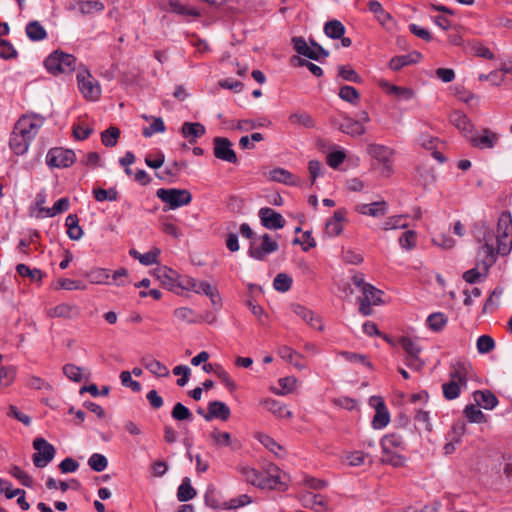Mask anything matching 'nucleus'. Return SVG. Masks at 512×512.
<instances>
[{
    "instance_id": "6ab92c4d",
    "label": "nucleus",
    "mask_w": 512,
    "mask_h": 512,
    "mask_svg": "<svg viewBox=\"0 0 512 512\" xmlns=\"http://www.w3.org/2000/svg\"><path fill=\"white\" fill-rule=\"evenodd\" d=\"M263 175L269 180L285 185H298L297 177L284 168H274L269 171H264Z\"/></svg>"
},
{
    "instance_id": "473e14b6",
    "label": "nucleus",
    "mask_w": 512,
    "mask_h": 512,
    "mask_svg": "<svg viewBox=\"0 0 512 512\" xmlns=\"http://www.w3.org/2000/svg\"><path fill=\"white\" fill-rule=\"evenodd\" d=\"M379 85L388 94L394 95V96H396L399 99L409 100L413 96L412 90H410L408 88H405V87H400V86H396V85L390 84L389 82L384 81V80L380 81Z\"/></svg>"
},
{
    "instance_id": "39448f33",
    "label": "nucleus",
    "mask_w": 512,
    "mask_h": 512,
    "mask_svg": "<svg viewBox=\"0 0 512 512\" xmlns=\"http://www.w3.org/2000/svg\"><path fill=\"white\" fill-rule=\"evenodd\" d=\"M157 197L167 204V210H174L179 207L185 206L192 201L191 193L186 189H176V188H160L156 192Z\"/></svg>"
},
{
    "instance_id": "e433bc0d",
    "label": "nucleus",
    "mask_w": 512,
    "mask_h": 512,
    "mask_svg": "<svg viewBox=\"0 0 512 512\" xmlns=\"http://www.w3.org/2000/svg\"><path fill=\"white\" fill-rule=\"evenodd\" d=\"M26 35L32 41H41L47 37V32L39 21L34 20L27 24Z\"/></svg>"
},
{
    "instance_id": "9b49d317",
    "label": "nucleus",
    "mask_w": 512,
    "mask_h": 512,
    "mask_svg": "<svg viewBox=\"0 0 512 512\" xmlns=\"http://www.w3.org/2000/svg\"><path fill=\"white\" fill-rule=\"evenodd\" d=\"M473 368L469 361L457 360L450 364L449 378L467 388L468 380L473 377Z\"/></svg>"
},
{
    "instance_id": "a211bd4d",
    "label": "nucleus",
    "mask_w": 512,
    "mask_h": 512,
    "mask_svg": "<svg viewBox=\"0 0 512 512\" xmlns=\"http://www.w3.org/2000/svg\"><path fill=\"white\" fill-rule=\"evenodd\" d=\"M156 278L160 281L161 285L170 290L175 291L179 287V275L176 271L168 267H161L155 271Z\"/></svg>"
},
{
    "instance_id": "3c124183",
    "label": "nucleus",
    "mask_w": 512,
    "mask_h": 512,
    "mask_svg": "<svg viewBox=\"0 0 512 512\" xmlns=\"http://www.w3.org/2000/svg\"><path fill=\"white\" fill-rule=\"evenodd\" d=\"M171 416L177 421H192L193 414L191 411L182 403L178 402L174 405Z\"/></svg>"
},
{
    "instance_id": "ddd939ff",
    "label": "nucleus",
    "mask_w": 512,
    "mask_h": 512,
    "mask_svg": "<svg viewBox=\"0 0 512 512\" xmlns=\"http://www.w3.org/2000/svg\"><path fill=\"white\" fill-rule=\"evenodd\" d=\"M468 141L476 148L492 149L499 141V135L488 128H484L481 134H478L475 130Z\"/></svg>"
},
{
    "instance_id": "72a5a7b5",
    "label": "nucleus",
    "mask_w": 512,
    "mask_h": 512,
    "mask_svg": "<svg viewBox=\"0 0 512 512\" xmlns=\"http://www.w3.org/2000/svg\"><path fill=\"white\" fill-rule=\"evenodd\" d=\"M30 140L21 137L19 133H17L15 130H13L11 137H10V148L11 150L18 156L23 155L29 147Z\"/></svg>"
},
{
    "instance_id": "f03ea898",
    "label": "nucleus",
    "mask_w": 512,
    "mask_h": 512,
    "mask_svg": "<svg viewBox=\"0 0 512 512\" xmlns=\"http://www.w3.org/2000/svg\"><path fill=\"white\" fill-rule=\"evenodd\" d=\"M179 287L183 290H191L197 294H204L209 297L214 309L221 307V297L216 287H213L206 281H198L192 277H183L179 282Z\"/></svg>"
},
{
    "instance_id": "a18cd8bd",
    "label": "nucleus",
    "mask_w": 512,
    "mask_h": 512,
    "mask_svg": "<svg viewBox=\"0 0 512 512\" xmlns=\"http://www.w3.org/2000/svg\"><path fill=\"white\" fill-rule=\"evenodd\" d=\"M86 277L93 284H107L110 278L109 270L104 268H94L86 273Z\"/></svg>"
},
{
    "instance_id": "393cba45",
    "label": "nucleus",
    "mask_w": 512,
    "mask_h": 512,
    "mask_svg": "<svg viewBox=\"0 0 512 512\" xmlns=\"http://www.w3.org/2000/svg\"><path fill=\"white\" fill-rule=\"evenodd\" d=\"M317 148L326 155V160H345L346 153L344 149L330 144L325 140L319 139L316 143Z\"/></svg>"
},
{
    "instance_id": "f8f14e48",
    "label": "nucleus",
    "mask_w": 512,
    "mask_h": 512,
    "mask_svg": "<svg viewBox=\"0 0 512 512\" xmlns=\"http://www.w3.org/2000/svg\"><path fill=\"white\" fill-rule=\"evenodd\" d=\"M369 404L376 410L372 421L373 427L375 429H382L386 427L390 421V414L386 408L383 398L380 396H371Z\"/></svg>"
},
{
    "instance_id": "4468645a",
    "label": "nucleus",
    "mask_w": 512,
    "mask_h": 512,
    "mask_svg": "<svg viewBox=\"0 0 512 512\" xmlns=\"http://www.w3.org/2000/svg\"><path fill=\"white\" fill-rule=\"evenodd\" d=\"M258 216L261 220V224L267 229L277 230L283 228L285 225L283 216L269 207L261 208L258 212Z\"/></svg>"
},
{
    "instance_id": "cd10ccee",
    "label": "nucleus",
    "mask_w": 512,
    "mask_h": 512,
    "mask_svg": "<svg viewBox=\"0 0 512 512\" xmlns=\"http://www.w3.org/2000/svg\"><path fill=\"white\" fill-rule=\"evenodd\" d=\"M476 404L486 410H492L498 404L497 397L490 390H477L473 393Z\"/></svg>"
},
{
    "instance_id": "2eb2a0df",
    "label": "nucleus",
    "mask_w": 512,
    "mask_h": 512,
    "mask_svg": "<svg viewBox=\"0 0 512 512\" xmlns=\"http://www.w3.org/2000/svg\"><path fill=\"white\" fill-rule=\"evenodd\" d=\"M451 123L469 140L475 131L474 125L466 114L461 111H453L450 114Z\"/></svg>"
},
{
    "instance_id": "09e8293b",
    "label": "nucleus",
    "mask_w": 512,
    "mask_h": 512,
    "mask_svg": "<svg viewBox=\"0 0 512 512\" xmlns=\"http://www.w3.org/2000/svg\"><path fill=\"white\" fill-rule=\"evenodd\" d=\"M129 254L133 258L138 259L141 264L149 266V265H152L157 262V256L159 254V250L149 251L144 254H141L137 250L131 249Z\"/></svg>"
},
{
    "instance_id": "37998d69",
    "label": "nucleus",
    "mask_w": 512,
    "mask_h": 512,
    "mask_svg": "<svg viewBox=\"0 0 512 512\" xmlns=\"http://www.w3.org/2000/svg\"><path fill=\"white\" fill-rule=\"evenodd\" d=\"M447 322L448 318L442 312L432 313L427 318L428 327L435 332L441 331L446 326Z\"/></svg>"
},
{
    "instance_id": "f3484780",
    "label": "nucleus",
    "mask_w": 512,
    "mask_h": 512,
    "mask_svg": "<svg viewBox=\"0 0 512 512\" xmlns=\"http://www.w3.org/2000/svg\"><path fill=\"white\" fill-rule=\"evenodd\" d=\"M87 75V78L81 73L77 75L79 89L85 98L93 101L98 100L101 94L100 86L90 79L91 75L89 73Z\"/></svg>"
},
{
    "instance_id": "c85d7f7f",
    "label": "nucleus",
    "mask_w": 512,
    "mask_h": 512,
    "mask_svg": "<svg viewBox=\"0 0 512 512\" xmlns=\"http://www.w3.org/2000/svg\"><path fill=\"white\" fill-rule=\"evenodd\" d=\"M368 155L374 160H389L396 156L394 149L384 145L371 144L367 148Z\"/></svg>"
},
{
    "instance_id": "a19ab883",
    "label": "nucleus",
    "mask_w": 512,
    "mask_h": 512,
    "mask_svg": "<svg viewBox=\"0 0 512 512\" xmlns=\"http://www.w3.org/2000/svg\"><path fill=\"white\" fill-rule=\"evenodd\" d=\"M325 34L332 39H340L345 33V27L339 20H330L325 23Z\"/></svg>"
},
{
    "instance_id": "412c9836",
    "label": "nucleus",
    "mask_w": 512,
    "mask_h": 512,
    "mask_svg": "<svg viewBox=\"0 0 512 512\" xmlns=\"http://www.w3.org/2000/svg\"><path fill=\"white\" fill-rule=\"evenodd\" d=\"M67 8L71 11L78 9L82 15H90L102 12L105 6L99 0H76L74 2L69 3V6Z\"/></svg>"
},
{
    "instance_id": "bf43d9fd",
    "label": "nucleus",
    "mask_w": 512,
    "mask_h": 512,
    "mask_svg": "<svg viewBox=\"0 0 512 512\" xmlns=\"http://www.w3.org/2000/svg\"><path fill=\"white\" fill-rule=\"evenodd\" d=\"M16 375V369L13 366H5L0 369V389L10 386Z\"/></svg>"
},
{
    "instance_id": "bb28decb",
    "label": "nucleus",
    "mask_w": 512,
    "mask_h": 512,
    "mask_svg": "<svg viewBox=\"0 0 512 512\" xmlns=\"http://www.w3.org/2000/svg\"><path fill=\"white\" fill-rule=\"evenodd\" d=\"M356 211L367 216L381 217L387 212V203L385 201H376L370 204H359L356 206Z\"/></svg>"
},
{
    "instance_id": "6e6552de",
    "label": "nucleus",
    "mask_w": 512,
    "mask_h": 512,
    "mask_svg": "<svg viewBox=\"0 0 512 512\" xmlns=\"http://www.w3.org/2000/svg\"><path fill=\"white\" fill-rule=\"evenodd\" d=\"M44 117L40 115H24L15 124L14 130L30 141L38 134L39 129L44 123Z\"/></svg>"
},
{
    "instance_id": "7c9ffc66",
    "label": "nucleus",
    "mask_w": 512,
    "mask_h": 512,
    "mask_svg": "<svg viewBox=\"0 0 512 512\" xmlns=\"http://www.w3.org/2000/svg\"><path fill=\"white\" fill-rule=\"evenodd\" d=\"M278 355L282 359L287 360L289 363H291L294 367H296L299 370H302L306 367V365L301 362L302 355L288 346H281L278 349Z\"/></svg>"
},
{
    "instance_id": "4d7b16f0",
    "label": "nucleus",
    "mask_w": 512,
    "mask_h": 512,
    "mask_svg": "<svg viewBox=\"0 0 512 512\" xmlns=\"http://www.w3.org/2000/svg\"><path fill=\"white\" fill-rule=\"evenodd\" d=\"M93 195L98 202L103 201H116L118 199V192L114 188L108 190L103 188H95Z\"/></svg>"
},
{
    "instance_id": "4c0bfd02",
    "label": "nucleus",
    "mask_w": 512,
    "mask_h": 512,
    "mask_svg": "<svg viewBox=\"0 0 512 512\" xmlns=\"http://www.w3.org/2000/svg\"><path fill=\"white\" fill-rule=\"evenodd\" d=\"M197 492L192 487L190 478L185 477L177 490V499L180 502H187L196 496Z\"/></svg>"
},
{
    "instance_id": "0e129e2a",
    "label": "nucleus",
    "mask_w": 512,
    "mask_h": 512,
    "mask_svg": "<svg viewBox=\"0 0 512 512\" xmlns=\"http://www.w3.org/2000/svg\"><path fill=\"white\" fill-rule=\"evenodd\" d=\"M10 474L15 477L25 487L33 486V479L27 473H25L20 467L14 465L10 469Z\"/></svg>"
},
{
    "instance_id": "052dcab7",
    "label": "nucleus",
    "mask_w": 512,
    "mask_h": 512,
    "mask_svg": "<svg viewBox=\"0 0 512 512\" xmlns=\"http://www.w3.org/2000/svg\"><path fill=\"white\" fill-rule=\"evenodd\" d=\"M338 75L345 81L353 83H361L362 78L359 74L349 66L341 65L338 67Z\"/></svg>"
},
{
    "instance_id": "f257e3e1",
    "label": "nucleus",
    "mask_w": 512,
    "mask_h": 512,
    "mask_svg": "<svg viewBox=\"0 0 512 512\" xmlns=\"http://www.w3.org/2000/svg\"><path fill=\"white\" fill-rule=\"evenodd\" d=\"M512 248V216L509 211L501 213L497 223V247L481 245L477 251L476 266L481 267L486 277L489 269L495 264L498 255L505 256Z\"/></svg>"
},
{
    "instance_id": "c756f323",
    "label": "nucleus",
    "mask_w": 512,
    "mask_h": 512,
    "mask_svg": "<svg viewBox=\"0 0 512 512\" xmlns=\"http://www.w3.org/2000/svg\"><path fill=\"white\" fill-rule=\"evenodd\" d=\"M420 58H421V54L418 52H413L411 54L396 56L390 60L389 67H390V69H392L394 71H399L400 69H402L403 67H405L407 65L417 63Z\"/></svg>"
},
{
    "instance_id": "79ce46f5",
    "label": "nucleus",
    "mask_w": 512,
    "mask_h": 512,
    "mask_svg": "<svg viewBox=\"0 0 512 512\" xmlns=\"http://www.w3.org/2000/svg\"><path fill=\"white\" fill-rule=\"evenodd\" d=\"M46 160H76V154L73 150L55 147L48 151Z\"/></svg>"
},
{
    "instance_id": "dca6fc26",
    "label": "nucleus",
    "mask_w": 512,
    "mask_h": 512,
    "mask_svg": "<svg viewBox=\"0 0 512 512\" xmlns=\"http://www.w3.org/2000/svg\"><path fill=\"white\" fill-rule=\"evenodd\" d=\"M214 156L219 160H237L236 153L232 149V142L228 138L215 137Z\"/></svg>"
},
{
    "instance_id": "13d9d810",
    "label": "nucleus",
    "mask_w": 512,
    "mask_h": 512,
    "mask_svg": "<svg viewBox=\"0 0 512 512\" xmlns=\"http://www.w3.org/2000/svg\"><path fill=\"white\" fill-rule=\"evenodd\" d=\"M291 285L292 278L285 273L277 274L273 281L274 289L279 292H287L291 288Z\"/></svg>"
},
{
    "instance_id": "e2e57ef3",
    "label": "nucleus",
    "mask_w": 512,
    "mask_h": 512,
    "mask_svg": "<svg viewBox=\"0 0 512 512\" xmlns=\"http://www.w3.org/2000/svg\"><path fill=\"white\" fill-rule=\"evenodd\" d=\"M265 404L270 412H272L273 414H275L279 417H291L292 416V412L287 410L286 407L282 403H280L276 400H272V399L267 400L265 402Z\"/></svg>"
},
{
    "instance_id": "774afa93",
    "label": "nucleus",
    "mask_w": 512,
    "mask_h": 512,
    "mask_svg": "<svg viewBox=\"0 0 512 512\" xmlns=\"http://www.w3.org/2000/svg\"><path fill=\"white\" fill-rule=\"evenodd\" d=\"M211 439L217 446H230L232 444L231 435L228 432L214 430L210 434Z\"/></svg>"
},
{
    "instance_id": "1a4fd4ad",
    "label": "nucleus",
    "mask_w": 512,
    "mask_h": 512,
    "mask_svg": "<svg viewBox=\"0 0 512 512\" xmlns=\"http://www.w3.org/2000/svg\"><path fill=\"white\" fill-rule=\"evenodd\" d=\"M33 448L36 453L33 454L32 460L36 467H46L55 457L56 450L52 444L42 437L33 440Z\"/></svg>"
},
{
    "instance_id": "de8ad7c7",
    "label": "nucleus",
    "mask_w": 512,
    "mask_h": 512,
    "mask_svg": "<svg viewBox=\"0 0 512 512\" xmlns=\"http://www.w3.org/2000/svg\"><path fill=\"white\" fill-rule=\"evenodd\" d=\"M338 95L343 101H346L353 105L358 104L360 101V94L353 86H342L339 90Z\"/></svg>"
},
{
    "instance_id": "7ed1b4c3",
    "label": "nucleus",
    "mask_w": 512,
    "mask_h": 512,
    "mask_svg": "<svg viewBox=\"0 0 512 512\" xmlns=\"http://www.w3.org/2000/svg\"><path fill=\"white\" fill-rule=\"evenodd\" d=\"M146 164L155 170L158 178L169 182L188 174L186 162H146Z\"/></svg>"
},
{
    "instance_id": "c9c22d12",
    "label": "nucleus",
    "mask_w": 512,
    "mask_h": 512,
    "mask_svg": "<svg viewBox=\"0 0 512 512\" xmlns=\"http://www.w3.org/2000/svg\"><path fill=\"white\" fill-rule=\"evenodd\" d=\"M67 234L71 240H79L83 236V230L79 225L76 214H69L66 217Z\"/></svg>"
},
{
    "instance_id": "5701e85b",
    "label": "nucleus",
    "mask_w": 512,
    "mask_h": 512,
    "mask_svg": "<svg viewBox=\"0 0 512 512\" xmlns=\"http://www.w3.org/2000/svg\"><path fill=\"white\" fill-rule=\"evenodd\" d=\"M475 237L481 245L487 244L491 248H495L494 241L497 242V234H494L486 222L481 221L475 225Z\"/></svg>"
},
{
    "instance_id": "b1692460",
    "label": "nucleus",
    "mask_w": 512,
    "mask_h": 512,
    "mask_svg": "<svg viewBox=\"0 0 512 512\" xmlns=\"http://www.w3.org/2000/svg\"><path fill=\"white\" fill-rule=\"evenodd\" d=\"M292 309L297 316H299L304 322H306L312 328L320 331L323 330L321 320L314 314L313 311L299 304L293 305Z\"/></svg>"
},
{
    "instance_id": "20e7f679",
    "label": "nucleus",
    "mask_w": 512,
    "mask_h": 512,
    "mask_svg": "<svg viewBox=\"0 0 512 512\" xmlns=\"http://www.w3.org/2000/svg\"><path fill=\"white\" fill-rule=\"evenodd\" d=\"M44 65L53 75L72 73L76 68V58L71 54L56 50L45 59Z\"/></svg>"
},
{
    "instance_id": "5fc2aeb1",
    "label": "nucleus",
    "mask_w": 512,
    "mask_h": 512,
    "mask_svg": "<svg viewBox=\"0 0 512 512\" xmlns=\"http://www.w3.org/2000/svg\"><path fill=\"white\" fill-rule=\"evenodd\" d=\"M289 121L292 124H299L304 126L305 128H313L315 126V122L310 114L306 112L301 113H293L289 116Z\"/></svg>"
},
{
    "instance_id": "603ef678",
    "label": "nucleus",
    "mask_w": 512,
    "mask_h": 512,
    "mask_svg": "<svg viewBox=\"0 0 512 512\" xmlns=\"http://www.w3.org/2000/svg\"><path fill=\"white\" fill-rule=\"evenodd\" d=\"M120 131L117 127L111 126L101 133L102 143L106 147H113L116 145Z\"/></svg>"
},
{
    "instance_id": "2f4dec72",
    "label": "nucleus",
    "mask_w": 512,
    "mask_h": 512,
    "mask_svg": "<svg viewBox=\"0 0 512 512\" xmlns=\"http://www.w3.org/2000/svg\"><path fill=\"white\" fill-rule=\"evenodd\" d=\"M141 362L147 370L157 377H167L169 375L168 368L156 359L144 357Z\"/></svg>"
},
{
    "instance_id": "9d476101",
    "label": "nucleus",
    "mask_w": 512,
    "mask_h": 512,
    "mask_svg": "<svg viewBox=\"0 0 512 512\" xmlns=\"http://www.w3.org/2000/svg\"><path fill=\"white\" fill-rule=\"evenodd\" d=\"M399 344L406 353L405 363L414 370H421L424 367V361L420 358L422 348L409 337L402 336Z\"/></svg>"
},
{
    "instance_id": "338daca9",
    "label": "nucleus",
    "mask_w": 512,
    "mask_h": 512,
    "mask_svg": "<svg viewBox=\"0 0 512 512\" xmlns=\"http://www.w3.org/2000/svg\"><path fill=\"white\" fill-rule=\"evenodd\" d=\"M399 244L403 249L412 250L416 246V233L413 230L405 231L399 238Z\"/></svg>"
},
{
    "instance_id": "4be33fe9",
    "label": "nucleus",
    "mask_w": 512,
    "mask_h": 512,
    "mask_svg": "<svg viewBox=\"0 0 512 512\" xmlns=\"http://www.w3.org/2000/svg\"><path fill=\"white\" fill-rule=\"evenodd\" d=\"M206 132L203 124L199 122H184L181 127L182 136L187 139L189 144L196 143Z\"/></svg>"
},
{
    "instance_id": "f704fd0d",
    "label": "nucleus",
    "mask_w": 512,
    "mask_h": 512,
    "mask_svg": "<svg viewBox=\"0 0 512 512\" xmlns=\"http://www.w3.org/2000/svg\"><path fill=\"white\" fill-rule=\"evenodd\" d=\"M339 129L351 136H360L365 132V127L361 124V121H356L352 118H345L340 124Z\"/></svg>"
},
{
    "instance_id": "ea45409f",
    "label": "nucleus",
    "mask_w": 512,
    "mask_h": 512,
    "mask_svg": "<svg viewBox=\"0 0 512 512\" xmlns=\"http://www.w3.org/2000/svg\"><path fill=\"white\" fill-rule=\"evenodd\" d=\"M381 447H382L383 453H389V450L391 448L403 449L404 441L400 435H398L396 433H391V434L385 435L381 439Z\"/></svg>"
},
{
    "instance_id": "58836bf2",
    "label": "nucleus",
    "mask_w": 512,
    "mask_h": 512,
    "mask_svg": "<svg viewBox=\"0 0 512 512\" xmlns=\"http://www.w3.org/2000/svg\"><path fill=\"white\" fill-rule=\"evenodd\" d=\"M16 272L22 277H28L32 282L40 283L44 277V273L38 269H31L27 265L20 263L16 265Z\"/></svg>"
},
{
    "instance_id": "680f3d73",
    "label": "nucleus",
    "mask_w": 512,
    "mask_h": 512,
    "mask_svg": "<svg viewBox=\"0 0 512 512\" xmlns=\"http://www.w3.org/2000/svg\"><path fill=\"white\" fill-rule=\"evenodd\" d=\"M362 293L364 295L363 299L368 300L373 305H378L382 302V291L375 288L371 284L364 286V290L362 291Z\"/></svg>"
},
{
    "instance_id": "49530a36",
    "label": "nucleus",
    "mask_w": 512,
    "mask_h": 512,
    "mask_svg": "<svg viewBox=\"0 0 512 512\" xmlns=\"http://www.w3.org/2000/svg\"><path fill=\"white\" fill-rule=\"evenodd\" d=\"M293 47L296 52L311 60H317V55L310 50V47L302 37H294L292 39Z\"/></svg>"
},
{
    "instance_id": "6e6d98bb",
    "label": "nucleus",
    "mask_w": 512,
    "mask_h": 512,
    "mask_svg": "<svg viewBox=\"0 0 512 512\" xmlns=\"http://www.w3.org/2000/svg\"><path fill=\"white\" fill-rule=\"evenodd\" d=\"M88 465L92 470L96 472H102L107 468L108 460L104 455L94 453L88 459Z\"/></svg>"
},
{
    "instance_id": "8fccbe9b",
    "label": "nucleus",
    "mask_w": 512,
    "mask_h": 512,
    "mask_svg": "<svg viewBox=\"0 0 512 512\" xmlns=\"http://www.w3.org/2000/svg\"><path fill=\"white\" fill-rule=\"evenodd\" d=\"M69 199L60 198L57 200L51 208H41V212H45L47 217H54L57 214L65 212L69 209Z\"/></svg>"
},
{
    "instance_id": "423d86ee",
    "label": "nucleus",
    "mask_w": 512,
    "mask_h": 512,
    "mask_svg": "<svg viewBox=\"0 0 512 512\" xmlns=\"http://www.w3.org/2000/svg\"><path fill=\"white\" fill-rule=\"evenodd\" d=\"M278 249L279 244L268 233H264L251 240L248 255L255 260L263 261L267 255L276 252Z\"/></svg>"
},
{
    "instance_id": "69168bd1",
    "label": "nucleus",
    "mask_w": 512,
    "mask_h": 512,
    "mask_svg": "<svg viewBox=\"0 0 512 512\" xmlns=\"http://www.w3.org/2000/svg\"><path fill=\"white\" fill-rule=\"evenodd\" d=\"M170 6H171L173 12H175L177 14L187 15V16H192V17L200 16V12L197 9L185 6L178 1H171Z\"/></svg>"
},
{
    "instance_id": "a878e982",
    "label": "nucleus",
    "mask_w": 512,
    "mask_h": 512,
    "mask_svg": "<svg viewBox=\"0 0 512 512\" xmlns=\"http://www.w3.org/2000/svg\"><path fill=\"white\" fill-rule=\"evenodd\" d=\"M317 148L326 155V160H345L346 153L344 149L330 144L325 140L319 139L316 143Z\"/></svg>"
},
{
    "instance_id": "0eeeda50",
    "label": "nucleus",
    "mask_w": 512,
    "mask_h": 512,
    "mask_svg": "<svg viewBox=\"0 0 512 512\" xmlns=\"http://www.w3.org/2000/svg\"><path fill=\"white\" fill-rule=\"evenodd\" d=\"M242 474L247 482L260 488L273 487L279 482L278 468L276 466L270 468L269 476L250 467L243 468Z\"/></svg>"
},
{
    "instance_id": "aec40b11",
    "label": "nucleus",
    "mask_w": 512,
    "mask_h": 512,
    "mask_svg": "<svg viewBox=\"0 0 512 512\" xmlns=\"http://www.w3.org/2000/svg\"><path fill=\"white\" fill-rule=\"evenodd\" d=\"M231 415V410L228 405L221 401H211L208 403L207 413L205 415L206 421L213 419H220L227 421Z\"/></svg>"
},
{
    "instance_id": "c03bdc74",
    "label": "nucleus",
    "mask_w": 512,
    "mask_h": 512,
    "mask_svg": "<svg viewBox=\"0 0 512 512\" xmlns=\"http://www.w3.org/2000/svg\"><path fill=\"white\" fill-rule=\"evenodd\" d=\"M462 388L459 382L450 379L442 385L443 396L447 400H454L459 397Z\"/></svg>"
},
{
    "instance_id": "864d4df0",
    "label": "nucleus",
    "mask_w": 512,
    "mask_h": 512,
    "mask_svg": "<svg viewBox=\"0 0 512 512\" xmlns=\"http://www.w3.org/2000/svg\"><path fill=\"white\" fill-rule=\"evenodd\" d=\"M464 414L471 423H483L486 421L483 412L473 404H469L465 407Z\"/></svg>"
}]
</instances>
